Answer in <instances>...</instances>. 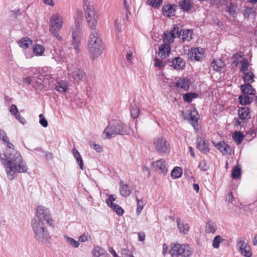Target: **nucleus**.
I'll list each match as a JSON object with an SVG mask.
<instances>
[{
  "label": "nucleus",
  "mask_w": 257,
  "mask_h": 257,
  "mask_svg": "<svg viewBox=\"0 0 257 257\" xmlns=\"http://www.w3.org/2000/svg\"><path fill=\"white\" fill-rule=\"evenodd\" d=\"M3 156L1 155L0 158L2 163L4 165L8 178L12 180L14 175L17 172L19 173H26L27 167L22 161V158L20 153L15 152H6Z\"/></svg>",
  "instance_id": "nucleus-1"
},
{
  "label": "nucleus",
  "mask_w": 257,
  "mask_h": 257,
  "mask_svg": "<svg viewBox=\"0 0 257 257\" xmlns=\"http://www.w3.org/2000/svg\"><path fill=\"white\" fill-rule=\"evenodd\" d=\"M87 45L88 51L92 59H96L101 55L104 46L96 30H92L90 33Z\"/></svg>",
  "instance_id": "nucleus-2"
},
{
  "label": "nucleus",
  "mask_w": 257,
  "mask_h": 257,
  "mask_svg": "<svg viewBox=\"0 0 257 257\" xmlns=\"http://www.w3.org/2000/svg\"><path fill=\"white\" fill-rule=\"evenodd\" d=\"M44 224L40 221H37L36 218L32 220L31 226L35 238L42 242H47L51 237L48 229L44 227Z\"/></svg>",
  "instance_id": "nucleus-3"
},
{
  "label": "nucleus",
  "mask_w": 257,
  "mask_h": 257,
  "mask_svg": "<svg viewBox=\"0 0 257 257\" xmlns=\"http://www.w3.org/2000/svg\"><path fill=\"white\" fill-rule=\"evenodd\" d=\"M83 8L85 19L89 27L92 30H96L97 25L98 16L93 6H90L88 0H83Z\"/></svg>",
  "instance_id": "nucleus-4"
},
{
  "label": "nucleus",
  "mask_w": 257,
  "mask_h": 257,
  "mask_svg": "<svg viewBox=\"0 0 257 257\" xmlns=\"http://www.w3.org/2000/svg\"><path fill=\"white\" fill-rule=\"evenodd\" d=\"M63 26V19L58 13L53 14L49 20V32L55 36L59 41H61L62 38L59 34V32L61 30Z\"/></svg>",
  "instance_id": "nucleus-5"
},
{
  "label": "nucleus",
  "mask_w": 257,
  "mask_h": 257,
  "mask_svg": "<svg viewBox=\"0 0 257 257\" xmlns=\"http://www.w3.org/2000/svg\"><path fill=\"white\" fill-rule=\"evenodd\" d=\"M103 134H105L106 138L109 139L115 137L116 135H126L128 134V131L125 124L115 122L109 123L104 129Z\"/></svg>",
  "instance_id": "nucleus-6"
},
{
  "label": "nucleus",
  "mask_w": 257,
  "mask_h": 257,
  "mask_svg": "<svg viewBox=\"0 0 257 257\" xmlns=\"http://www.w3.org/2000/svg\"><path fill=\"white\" fill-rule=\"evenodd\" d=\"M171 249L169 251L172 257H190L193 253V250L188 244L171 243Z\"/></svg>",
  "instance_id": "nucleus-7"
},
{
  "label": "nucleus",
  "mask_w": 257,
  "mask_h": 257,
  "mask_svg": "<svg viewBox=\"0 0 257 257\" xmlns=\"http://www.w3.org/2000/svg\"><path fill=\"white\" fill-rule=\"evenodd\" d=\"M82 22L78 21L75 22V26L72 28V44L76 53H77L79 50V44L81 40V34L82 33Z\"/></svg>",
  "instance_id": "nucleus-8"
},
{
  "label": "nucleus",
  "mask_w": 257,
  "mask_h": 257,
  "mask_svg": "<svg viewBox=\"0 0 257 257\" xmlns=\"http://www.w3.org/2000/svg\"><path fill=\"white\" fill-rule=\"evenodd\" d=\"M36 214L37 217V221H40V222L43 224L47 223L50 225L53 224V221L51 219L49 210L46 207L43 206H38Z\"/></svg>",
  "instance_id": "nucleus-9"
},
{
  "label": "nucleus",
  "mask_w": 257,
  "mask_h": 257,
  "mask_svg": "<svg viewBox=\"0 0 257 257\" xmlns=\"http://www.w3.org/2000/svg\"><path fill=\"white\" fill-rule=\"evenodd\" d=\"M156 151L159 154H167L170 152V145L163 137H158L154 140Z\"/></svg>",
  "instance_id": "nucleus-10"
},
{
  "label": "nucleus",
  "mask_w": 257,
  "mask_h": 257,
  "mask_svg": "<svg viewBox=\"0 0 257 257\" xmlns=\"http://www.w3.org/2000/svg\"><path fill=\"white\" fill-rule=\"evenodd\" d=\"M204 51L203 49L199 48H192L189 52L188 56L192 60L199 61L202 58Z\"/></svg>",
  "instance_id": "nucleus-11"
},
{
  "label": "nucleus",
  "mask_w": 257,
  "mask_h": 257,
  "mask_svg": "<svg viewBox=\"0 0 257 257\" xmlns=\"http://www.w3.org/2000/svg\"><path fill=\"white\" fill-rule=\"evenodd\" d=\"M237 245L239 247V250L245 257H251V253L250 251V248L247 246L246 243L244 240L238 239L237 240Z\"/></svg>",
  "instance_id": "nucleus-12"
},
{
  "label": "nucleus",
  "mask_w": 257,
  "mask_h": 257,
  "mask_svg": "<svg viewBox=\"0 0 257 257\" xmlns=\"http://www.w3.org/2000/svg\"><path fill=\"white\" fill-rule=\"evenodd\" d=\"M214 146L225 155H231L232 149L228 145L226 144L224 142H220L218 143L213 142Z\"/></svg>",
  "instance_id": "nucleus-13"
},
{
  "label": "nucleus",
  "mask_w": 257,
  "mask_h": 257,
  "mask_svg": "<svg viewBox=\"0 0 257 257\" xmlns=\"http://www.w3.org/2000/svg\"><path fill=\"white\" fill-rule=\"evenodd\" d=\"M197 148L203 154H207L209 151L208 143L205 140L199 137L196 139Z\"/></svg>",
  "instance_id": "nucleus-14"
},
{
  "label": "nucleus",
  "mask_w": 257,
  "mask_h": 257,
  "mask_svg": "<svg viewBox=\"0 0 257 257\" xmlns=\"http://www.w3.org/2000/svg\"><path fill=\"white\" fill-rule=\"evenodd\" d=\"M169 65L173 67L175 69L180 70L184 68L185 63L183 59L179 57H176L171 61H169Z\"/></svg>",
  "instance_id": "nucleus-15"
},
{
  "label": "nucleus",
  "mask_w": 257,
  "mask_h": 257,
  "mask_svg": "<svg viewBox=\"0 0 257 257\" xmlns=\"http://www.w3.org/2000/svg\"><path fill=\"white\" fill-rule=\"evenodd\" d=\"M171 51V46L169 44H161L159 48L158 55L161 58H164L168 56Z\"/></svg>",
  "instance_id": "nucleus-16"
},
{
  "label": "nucleus",
  "mask_w": 257,
  "mask_h": 257,
  "mask_svg": "<svg viewBox=\"0 0 257 257\" xmlns=\"http://www.w3.org/2000/svg\"><path fill=\"white\" fill-rule=\"evenodd\" d=\"M152 165L154 167L158 168L163 175H165L167 173L168 169L165 160L163 159L159 160L153 162Z\"/></svg>",
  "instance_id": "nucleus-17"
},
{
  "label": "nucleus",
  "mask_w": 257,
  "mask_h": 257,
  "mask_svg": "<svg viewBox=\"0 0 257 257\" xmlns=\"http://www.w3.org/2000/svg\"><path fill=\"white\" fill-rule=\"evenodd\" d=\"M92 252L95 257H110L107 251L99 246H94Z\"/></svg>",
  "instance_id": "nucleus-18"
},
{
  "label": "nucleus",
  "mask_w": 257,
  "mask_h": 257,
  "mask_svg": "<svg viewBox=\"0 0 257 257\" xmlns=\"http://www.w3.org/2000/svg\"><path fill=\"white\" fill-rule=\"evenodd\" d=\"M71 75L74 81L79 82L83 80L85 73L83 69H78L72 72Z\"/></svg>",
  "instance_id": "nucleus-19"
},
{
  "label": "nucleus",
  "mask_w": 257,
  "mask_h": 257,
  "mask_svg": "<svg viewBox=\"0 0 257 257\" xmlns=\"http://www.w3.org/2000/svg\"><path fill=\"white\" fill-rule=\"evenodd\" d=\"M119 192L122 196L126 197L131 194L132 190L127 184H124L123 182L120 181L119 183Z\"/></svg>",
  "instance_id": "nucleus-20"
},
{
  "label": "nucleus",
  "mask_w": 257,
  "mask_h": 257,
  "mask_svg": "<svg viewBox=\"0 0 257 257\" xmlns=\"http://www.w3.org/2000/svg\"><path fill=\"white\" fill-rule=\"evenodd\" d=\"M176 37L174 36V32L165 31L164 33L163 36V41L164 44H169V45L174 42V38Z\"/></svg>",
  "instance_id": "nucleus-21"
},
{
  "label": "nucleus",
  "mask_w": 257,
  "mask_h": 257,
  "mask_svg": "<svg viewBox=\"0 0 257 257\" xmlns=\"http://www.w3.org/2000/svg\"><path fill=\"white\" fill-rule=\"evenodd\" d=\"M162 11L164 16L170 17L175 15V9L172 5L164 6Z\"/></svg>",
  "instance_id": "nucleus-22"
},
{
  "label": "nucleus",
  "mask_w": 257,
  "mask_h": 257,
  "mask_svg": "<svg viewBox=\"0 0 257 257\" xmlns=\"http://www.w3.org/2000/svg\"><path fill=\"white\" fill-rule=\"evenodd\" d=\"M176 86L184 90H187L189 88V80L186 78H179L176 83Z\"/></svg>",
  "instance_id": "nucleus-23"
},
{
  "label": "nucleus",
  "mask_w": 257,
  "mask_h": 257,
  "mask_svg": "<svg viewBox=\"0 0 257 257\" xmlns=\"http://www.w3.org/2000/svg\"><path fill=\"white\" fill-rule=\"evenodd\" d=\"M240 90L243 94L246 95H252L255 92V90L249 83L241 85Z\"/></svg>",
  "instance_id": "nucleus-24"
},
{
  "label": "nucleus",
  "mask_w": 257,
  "mask_h": 257,
  "mask_svg": "<svg viewBox=\"0 0 257 257\" xmlns=\"http://www.w3.org/2000/svg\"><path fill=\"white\" fill-rule=\"evenodd\" d=\"M68 88V82L65 81L58 82L56 84V89L59 92H65Z\"/></svg>",
  "instance_id": "nucleus-25"
},
{
  "label": "nucleus",
  "mask_w": 257,
  "mask_h": 257,
  "mask_svg": "<svg viewBox=\"0 0 257 257\" xmlns=\"http://www.w3.org/2000/svg\"><path fill=\"white\" fill-rule=\"evenodd\" d=\"M177 223L179 231L181 233L185 234L188 232L189 227L188 224L181 222V219L179 218L177 219Z\"/></svg>",
  "instance_id": "nucleus-26"
},
{
  "label": "nucleus",
  "mask_w": 257,
  "mask_h": 257,
  "mask_svg": "<svg viewBox=\"0 0 257 257\" xmlns=\"http://www.w3.org/2000/svg\"><path fill=\"white\" fill-rule=\"evenodd\" d=\"M72 152L74 156L75 157L77 162L79 166L80 169L81 170H83L84 168V164L82 160V157L79 153V152L75 148H73Z\"/></svg>",
  "instance_id": "nucleus-27"
},
{
  "label": "nucleus",
  "mask_w": 257,
  "mask_h": 257,
  "mask_svg": "<svg viewBox=\"0 0 257 257\" xmlns=\"http://www.w3.org/2000/svg\"><path fill=\"white\" fill-rule=\"evenodd\" d=\"M224 64L221 59L213 60L211 64L213 70L216 71H220L223 67Z\"/></svg>",
  "instance_id": "nucleus-28"
},
{
  "label": "nucleus",
  "mask_w": 257,
  "mask_h": 257,
  "mask_svg": "<svg viewBox=\"0 0 257 257\" xmlns=\"http://www.w3.org/2000/svg\"><path fill=\"white\" fill-rule=\"evenodd\" d=\"M249 113V109L247 107H241L238 110V114L239 118L242 120L248 119Z\"/></svg>",
  "instance_id": "nucleus-29"
},
{
  "label": "nucleus",
  "mask_w": 257,
  "mask_h": 257,
  "mask_svg": "<svg viewBox=\"0 0 257 257\" xmlns=\"http://www.w3.org/2000/svg\"><path fill=\"white\" fill-rule=\"evenodd\" d=\"M216 226L214 223L208 221L205 224V232L206 233H214L216 231Z\"/></svg>",
  "instance_id": "nucleus-30"
},
{
  "label": "nucleus",
  "mask_w": 257,
  "mask_h": 257,
  "mask_svg": "<svg viewBox=\"0 0 257 257\" xmlns=\"http://www.w3.org/2000/svg\"><path fill=\"white\" fill-rule=\"evenodd\" d=\"M180 9L183 11H189L192 8L189 0H183L179 3Z\"/></svg>",
  "instance_id": "nucleus-31"
},
{
  "label": "nucleus",
  "mask_w": 257,
  "mask_h": 257,
  "mask_svg": "<svg viewBox=\"0 0 257 257\" xmlns=\"http://www.w3.org/2000/svg\"><path fill=\"white\" fill-rule=\"evenodd\" d=\"M240 104L245 105L249 104L252 100V98L249 97L248 95L243 94L240 95L238 97Z\"/></svg>",
  "instance_id": "nucleus-32"
},
{
  "label": "nucleus",
  "mask_w": 257,
  "mask_h": 257,
  "mask_svg": "<svg viewBox=\"0 0 257 257\" xmlns=\"http://www.w3.org/2000/svg\"><path fill=\"white\" fill-rule=\"evenodd\" d=\"M32 43V41L28 37L24 38L18 42L19 45L24 49L28 48Z\"/></svg>",
  "instance_id": "nucleus-33"
},
{
  "label": "nucleus",
  "mask_w": 257,
  "mask_h": 257,
  "mask_svg": "<svg viewBox=\"0 0 257 257\" xmlns=\"http://www.w3.org/2000/svg\"><path fill=\"white\" fill-rule=\"evenodd\" d=\"M241 168L239 165L235 166L232 171L231 177L233 179H238L241 177Z\"/></svg>",
  "instance_id": "nucleus-34"
},
{
  "label": "nucleus",
  "mask_w": 257,
  "mask_h": 257,
  "mask_svg": "<svg viewBox=\"0 0 257 257\" xmlns=\"http://www.w3.org/2000/svg\"><path fill=\"white\" fill-rule=\"evenodd\" d=\"M182 170L180 167H175L171 172V176L173 178H179L182 176Z\"/></svg>",
  "instance_id": "nucleus-35"
},
{
  "label": "nucleus",
  "mask_w": 257,
  "mask_h": 257,
  "mask_svg": "<svg viewBox=\"0 0 257 257\" xmlns=\"http://www.w3.org/2000/svg\"><path fill=\"white\" fill-rule=\"evenodd\" d=\"M45 51V48L39 44L36 45L33 48V52L36 56H42Z\"/></svg>",
  "instance_id": "nucleus-36"
},
{
  "label": "nucleus",
  "mask_w": 257,
  "mask_h": 257,
  "mask_svg": "<svg viewBox=\"0 0 257 257\" xmlns=\"http://www.w3.org/2000/svg\"><path fill=\"white\" fill-rule=\"evenodd\" d=\"M243 138V135L240 132H235L232 135L233 140L238 144H239L242 142Z\"/></svg>",
  "instance_id": "nucleus-37"
},
{
  "label": "nucleus",
  "mask_w": 257,
  "mask_h": 257,
  "mask_svg": "<svg viewBox=\"0 0 257 257\" xmlns=\"http://www.w3.org/2000/svg\"><path fill=\"white\" fill-rule=\"evenodd\" d=\"M64 237L67 243L71 245L73 247L77 248L79 246L80 243L78 241L75 240L73 238L67 235H64Z\"/></svg>",
  "instance_id": "nucleus-38"
},
{
  "label": "nucleus",
  "mask_w": 257,
  "mask_h": 257,
  "mask_svg": "<svg viewBox=\"0 0 257 257\" xmlns=\"http://www.w3.org/2000/svg\"><path fill=\"white\" fill-rule=\"evenodd\" d=\"M198 96V94L196 93H186L183 95L184 100L187 102L190 103L192 101L193 98H195Z\"/></svg>",
  "instance_id": "nucleus-39"
},
{
  "label": "nucleus",
  "mask_w": 257,
  "mask_h": 257,
  "mask_svg": "<svg viewBox=\"0 0 257 257\" xmlns=\"http://www.w3.org/2000/svg\"><path fill=\"white\" fill-rule=\"evenodd\" d=\"M192 32L190 30H183L182 35L183 37L182 39L183 41H189L192 39Z\"/></svg>",
  "instance_id": "nucleus-40"
},
{
  "label": "nucleus",
  "mask_w": 257,
  "mask_h": 257,
  "mask_svg": "<svg viewBox=\"0 0 257 257\" xmlns=\"http://www.w3.org/2000/svg\"><path fill=\"white\" fill-rule=\"evenodd\" d=\"M136 200L137 201V213L138 215H139L142 211L145 203L144 202V201L143 199H139L137 196L136 197Z\"/></svg>",
  "instance_id": "nucleus-41"
},
{
  "label": "nucleus",
  "mask_w": 257,
  "mask_h": 257,
  "mask_svg": "<svg viewBox=\"0 0 257 257\" xmlns=\"http://www.w3.org/2000/svg\"><path fill=\"white\" fill-rule=\"evenodd\" d=\"M147 4L154 8H159L163 4L162 0H147Z\"/></svg>",
  "instance_id": "nucleus-42"
},
{
  "label": "nucleus",
  "mask_w": 257,
  "mask_h": 257,
  "mask_svg": "<svg viewBox=\"0 0 257 257\" xmlns=\"http://www.w3.org/2000/svg\"><path fill=\"white\" fill-rule=\"evenodd\" d=\"M253 77L254 75L252 73L246 72L244 73L243 79L245 82L249 83V82H251L253 81Z\"/></svg>",
  "instance_id": "nucleus-43"
},
{
  "label": "nucleus",
  "mask_w": 257,
  "mask_h": 257,
  "mask_svg": "<svg viewBox=\"0 0 257 257\" xmlns=\"http://www.w3.org/2000/svg\"><path fill=\"white\" fill-rule=\"evenodd\" d=\"M223 239H222L221 236L220 235H217L216 236L212 242V246L214 248H217L219 246V243L223 240Z\"/></svg>",
  "instance_id": "nucleus-44"
},
{
  "label": "nucleus",
  "mask_w": 257,
  "mask_h": 257,
  "mask_svg": "<svg viewBox=\"0 0 257 257\" xmlns=\"http://www.w3.org/2000/svg\"><path fill=\"white\" fill-rule=\"evenodd\" d=\"M198 116V113L196 110H192L189 114L190 119L197 123L199 119Z\"/></svg>",
  "instance_id": "nucleus-45"
},
{
  "label": "nucleus",
  "mask_w": 257,
  "mask_h": 257,
  "mask_svg": "<svg viewBox=\"0 0 257 257\" xmlns=\"http://www.w3.org/2000/svg\"><path fill=\"white\" fill-rule=\"evenodd\" d=\"M198 167L202 171H206L209 169V165L203 160L199 162Z\"/></svg>",
  "instance_id": "nucleus-46"
},
{
  "label": "nucleus",
  "mask_w": 257,
  "mask_h": 257,
  "mask_svg": "<svg viewBox=\"0 0 257 257\" xmlns=\"http://www.w3.org/2000/svg\"><path fill=\"white\" fill-rule=\"evenodd\" d=\"M114 211H115L116 213L119 215H122L124 213L123 209L120 206H119L117 204H115L112 206L110 207Z\"/></svg>",
  "instance_id": "nucleus-47"
},
{
  "label": "nucleus",
  "mask_w": 257,
  "mask_h": 257,
  "mask_svg": "<svg viewBox=\"0 0 257 257\" xmlns=\"http://www.w3.org/2000/svg\"><path fill=\"white\" fill-rule=\"evenodd\" d=\"M171 32H174V36H176V35L178 37H180L182 34V30H180V28L177 26H174Z\"/></svg>",
  "instance_id": "nucleus-48"
},
{
  "label": "nucleus",
  "mask_w": 257,
  "mask_h": 257,
  "mask_svg": "<svg viewBox=\"0 0 257 257\" xmlns=\"http://www.w3.org/2000/svg\"><path fill=\"white\" fill-rule=\"evenodd\" d=\"M248 64L247 60H244L241 62V66L240 69V71L243 73H246L248 70Z\"/></svg>",
  "instance_id": "nucleus-49"
},
{
  "label": "nucleus",
  "mask_w": 257,
  "mask_h": 257,
  "mask_svg": "<svg viewBox=\"0 0 257 257\" xmlns=\"http://www.w3.org/2000/svg\"><path fill=\"white\" fill-rule=\"evenodd\" d=\"M39 116L40 118L39 122L41 125L44 127H46L48 125V123L44 116L42 114H40Z\"/></svg>",
  "instance_id": "nucleus-50"
},
{
  "label": "nucleus",
  "mask_w": 257,
  "mask_h": 257,
  "mask_svg": "<svg viewBox=\"0 0 257 257\" xmlns=\"http://www.w3.org/2000/svg\"><path fill=\"white\" fill-rule=\"evenodd\" d=\"M139 109L137 107H132L131 109V113L132 116L134 118H137L139 114Z\"/></svg>",
  "instance_id": "nucleus-51"
},
{
  "label": "nucleus",
  "mask_w": 257,
  "mask_h": 257,
  "mask_svg": "<svg viewBox=\"0 0 257 257\" xmlns=\"http://www.w3.org/2000/svg\"><path fill=\"white\" fill-rule=\"evenodd\" d=\"M16 117V118L17 119L18 121H19L20 123H21L23 124H25L26 123L27 121L25 119L24 117H23L20 113L19 112H18L17 114H15L14 115Z\"/></svg>",
  "instance_id": "nucleus-52"
},
{
  "label": "nucleus",
  "mask_w": 257,
  "mask_h": 257,
  "mask_svg": "<svg viewBox=\"0 0 257 257\" xmlns=\"http://www.w3.org/2000/svg\"><path fill=\"white\" fill-rule=\"evenodd\" d=\"M90 146L93 148L97 152L100 153L102 151V148L99 145L94 143V142H90Z\"/></svg>",
  "instance_id": "nucleus-53"
},
{
  "label": "nucleus",
  "mask_w": 257,
  "mask_h": 257,
  "mask_svg": "<svg viewBox=\"0 0 257 257\" xmlns=\"http://www.w3.org/2000/svg\"><path fill=\"white\" fill-rule=\"evenodd\" d=\"M6 143H7V147L8 148L6 152L8 151V152L14 153L15 152L14 150V146L12 143L9 142V139L7 140Z\"/></svg>",
  "instance_id": "nucleus-54"
},
{
  "label": "nucleus",
  "mask_w": 257,
  "mask_h": 257,
  "mask_svg": "<svg viewBox=\"0 0 257 257\" xmlns=\"http://www.w3.org/2000/svg\"><path fill=\"white\" fill-rule=\"evenodd\" d=\"M9 111L12 115H15L19 112L17 106L15 104H12L10 107Z\"/></svg>",
  "instance_id": "nucleus-55"
},
{
  "label": "nucleus",
  "mask_w": 257,
  "mask_h": 257,
  "mask_svg": "<svg viewBox=\"0 0 257 257\" xmlns=\"http://www.w3.org/2000/svg\"><path fill=\"white\" fill-rule=\"evenodd\" d=\"M115 200V198L113 197L112 195H110L109 198L106 200V202L109 207H111L115 205V204L113 203L112 201Z\"/></svg>",
  "instance_id": "nucleus-56"
},
{
  "label": "nucleus",
  "mask_w": 257,
  "mask_h": 257,
  "mask_svg": "<svg viewBox=\"0 0 257 257\" xmlns=\"http://www.w3.org/2000/svg\"><path fill=\"white\" fill-rule=\"evenodd\" d=\"M8 139V138L7 136L6 132L4 130L0 129V140L6 143Z\"/></svg>",
  "instance_id": "nucleus-57"
},
{
  "label": "nucleus",
  "mask_w": 257,
  "mask_h": 257,
  "mask_svg": "<svg viewBox=\"0 0 257 257\" xmlns=\"http://www.w3.org/2000/svg\"><path fill=\"white\" fill-rule=\"evenodd\" d=\"M154 61L155 62V65L156 67L161 68L164 66L163 61L160 59L156 58Z\"/></svg>",
  "instance_id": "nucleus-58"
},
{
  "label": "nucleus",
  "mask_w": 257,
  "mask_h": 257,
  "mask_svg": "<svg viewBox=\"0 0 257 257\" xmlns=\"http://www.w3.org/2000/svg\"><path fill=\"white\" fill-rule=\"evenodd\" d=\"M88 240V235L85 233L82 234L79 237V242H85Z\"/></svg>",
  "instance_id": "nucleus-59"
},
{
  "label": "nucleus",
  "mask_w": 257,
  "mask_h": 257,
  "mask_svg": "<svg viewBox=\"0 0 257 257\" xmlns=\"http://www.w3.org/2000/svg\"><path fill=\"white\" fill-rule=\"evenodd\" d=\"M138 239L140 241H143L145 240V234L144 232H139L138 233Z\"/></svg>",
  "instance_id": "nucleus-60"
},
{
  "label": "nucleus",
  "mask_w": 257,
  "mask_h": 257,
  "mask_svg": "<svg viewBox=\"0 0 257 257\" xmlns=\"http://www.w3.org/2000/svg\"><path fill=\"white\" fill-rule=\"evenodd\" d=\"M227 11L230 15H233L235 12V10L231 7V6L227 7Z\"/></svg>",
  "instance_id": "nucleus-61"
},
{
  "label": "nucleus",
  "mask_w": 257,
  "mask_h": 257,
  "mask_svg": "<svg viewBox=\"0 0 257 257\" xmlns=\"http://www.w3.org/2000/svg\"><path fill=\"white\" fill-rule=\"evenodd\" d=\"M132 55L133 54L132 52L127 53L126 55V58L128 63H131L132 62Z\"/></svg>",
  "instance_id": "nucleus-62"
},
{
  "label": "nucleus",
  "mask_w": 257,
  "mask_h": 257,
  "mask_svg": "<svg viewBox=\"0 0 257 257\" xmlns=\"http://www.w3.org/2000/svg\"><path fill=\"white\" fill-rule=\"evenodd\" d=\"M114 27H115V30H116L118 32H120L121 30H120V28L119 24V23L118 22V20H117V19H116V20H115V25H114Z\"/></svg>",
  "instance_id": "nucleus-63"
},
{
  "label": "nucleus",
  "mask_w": 257,
  "mask_h": 257,
  "mask_svg": "<svg viewBox=\"0 0 257 257\" xmlns=\"http://www.w3.org/2000/svg\"><path fill=\"white\" fill-rule=\"evenodd\" d=\"M108 251L113 255L114 257H119L112 247H109L108 248Z\"/></svg>",
  "instance_id": "nucleus-64"
}]
</instances>
